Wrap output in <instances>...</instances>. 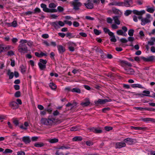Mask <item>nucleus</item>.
Listing matches in <instances>:
<instances>
[{
    "label": "nucleus",
    "mask_w": 155,
    "mask_h": 155,
    "mask_svg": "<svg viewBox=\"0 0 155 155\" xmlns=\"http://www.w3.org/2000/svg\"><path fill=\"white\" fill-rule=\"evenodd\" d=\"M72 5L74 6V9L76 10H78L79 9V7L81 6L82 4L78 2H73Z\"/></svg>",
    "instance_id": "6"
},
{
    "label": "nucleus",
    "mask_w": 155,
    "mask_h": 155,
    "mask_svg": "<svg viewBox=\"0 0 155 155\" xmlns=\"http://www.w3.org/2000/svg\"><path fill=\"white\" fill-rule=\"evenodd\" d=\"M134 31L133 29H130L128 31V34L130 36H132L133 35Z\"/></svg>",
    "instance_id": "45"
},
{
    "label": "nucleus",
    "mask_w": 155,
    "mask_h": 155,
    "mask_svg": "<svg viewBox=\"0 0 155 155\" xmlns=\"http://www.w3.org/2000/svg\"><path fill=\"white\" fill-rule=\"evenodd\" d=\"M136 2L139 5H141L143 3V1L142 0H137Z\"/></svg>",
    "instance_id": "64"
},
{
    "label": "nucleus",
    "mask_w": 155,
    "mask_h": 155,
    "mask_svg": "<svg viewBox=\"0 0 155 155\" xmlns=\"http://www.w3.org/2000/svg\"><path fill=\"white\" fill-rule=\"evenodd\" d=\"M79 35L81 36L84 37H85L87 36V34L84 32H80L79 33Z\"/></svg>",
    "instance_id": "62"
},
{
    "label": "nucleus",
    "mask_w": 155,
    "mask_h": 155,
    "mask_svg": "<svg viewBox=\"0 0 155 155\" xmlns=\"http://www.w3.org/2000/svg\"><path fill=\"white\" fill-rule=\"evenodd\" d=\"M127 73L129 74L132 75L134 74V71L132 69L129 68L128 69H125Z\"/></svg>",
    "instance_id": "23"
},
{
    "label": "nucleus",
    "mask_w": 155,
    "mask_h": 155,
    "mask_svg": "<svg viewBox=\"0 0 155 155\" xmlns=\"http://www.w3.org/2000/svg\"><path fill=\"white\" fill-rule=\"evenodd\" d=\"M57 9H58V10H57V11H58L59 12H62L64 10V9H63V8H62V7H61V6H58V7Z\"/></svg>",
    "instance_id": "58"
},
{
    "label": "nucleus",
    "mask_w": 155,
    "mask_h": 155,
    "mask_svg": "<svg viewBox=\"0 0 155 155\" xmlns=\"http://www.w3.org/2000/svg\"><path fill=\"white\" fill-rule=\"evenodd\" d=\"M94 33L96 35H99L101 33V31L99 30H97V29H94Z\"/></svg>",
    "instance_id": "43"
},
{
    "label": "nucleus",
    "mask_w": 155,
    "mask_h": 155,
    "mask_svg": "<svg viewBox=\"0 0 155 155\" xmlns=\"http://www.w3.org/2000/svg\"><path fill=\"white\" fill-rule=\"evenodd\" d=\"M20 68L22 73H25L26 71V68L23 65H21L20 67Z\"/></svg>",
    "instance_id": "41"
},
{
    "label": "nucleus",
    "mask_w": 155,
    "mask_h": 155,
    "mask_svg": "<svg viewBox=\"0 0 155 155\" xmlns=\"http://www.w3.org/2000/svg\"><path fill=\"white\" fill-rule=\"evenodd\" d=\"M120 41L123 43H127L128 41V40L125 38H121L120 39Z\"/></svg>",
    "instance_id": "49"
},
{
    "label": "nucleus",
    "mask_w": 155,
    "mask_h": 155,
    "mask_svg": "<svg viewBox=\"0 0 155 155\" xmlns=\"http://www.w3.org/2000/svg\"><path fill=\"white\" fill-rule=\"evenodd\" d=\"M132 12H133V11H132L131 10H127L125 11L124 14L126 16H128Z\"/></svg>",
    "instance_id": "40"
},
{
    "label": "nucleus",
    "mask_w": 155,
    "mask_h": 155,
    "mask_svg": "<svg viewBox=\"0 0 155 155\" xmlns=\"http://www.w3.org/2000/svg\"><path fill=\"white\" fill-rule=\"evenodd\" d=\"M68 44L69 45L68 48L69 51H74V47L76 46L75 44L71 42H68Z\"/></svg>",
    "instance_id": "11"
},
{
    "label": "nucleus",
    "mask_w": 155,
    "mask_h": 155,
    "mask_svg": "<svg viewBox=\"0 0 155 155\" xmlns=\"http://www.w3.org/2000/svg\"><path fill=\"white\" fill-rule=\"evenodd\" d=\"M7 54L8 56H11L14 55V52L12 51H10L8 52Z\"/></svg>",
    "instance_id": "56"
},
{
    "label": "nucleus",
    "mask_w": 155,
    "mask_h": 155,
    "mask_svg": "<svg viewBox=\"0 0 155 155\" xmlns=\"http://www.w3.org/2000/svg\"><path fill=\"white\" fill-rule=\"evenodd\" d=\"M40 62H39V63H41V64H46L47 63V61L46 60H43L42 59H40Z\"/></svg>",
    "instance_id": "51"
},
{
    "label": "nucleus",
    "mask_w": 155,
    "mask_h": 155,
    "mask_svg": "<svg viewBox=\"0 0 155 155\" xmlns=\"http://www.w3.org/2000/svg\"><path fill=\"white\" fill-rule=\"evenodd\" d=\"M103 30L105 33H108L109 35H111L113 34V33L110 31V30L107 28H104Z\"/></svg>",
    "instance_id": "28"
},
{
    "label": "nucleus",
    "mask_w": 155,
    "mask_h": 155,
    "mask_svg": "<svg viewBox=\"0 0 155 155\" xmlns=\"http://www.w3.org/2000/svg\"><path fill=\"white\" fill-rule=\"evenodd\" d=\"M73 25L75 27H78L79 26V24L78 22L75 21L73 23Z\"/></svg>",
    "instance_id": "53"
},
{
    "label": "nucleus",
    "mask_w": 155,
    "mask_h": 155,
    "mask_svg": "<svg viewBox=\"0 0 155 155\" xmlns=\"http://www.w3.org/2000/svg\"><path fill=\"white\" fill-rule=\"evenodd\" d=\"M110 101L108 100L107 99H99L97 101H94L95 104L97 106L99 104H104L106 102H110Z\"/></svg>",
    "instance_id": "5"
},
{
    "label": "nucleus",
    "mask_w": 155,
    "mask_h": 155,
    "mask_svg": "<svg viewBox=\"0 0 155 155\" xmlns=\"http://www.w3.org/2000/svg\"><path fill=\"white\" fill-rule=\"evenodd\" d=\"M84 5L88 9H92L94 8L93 4L90 0H87V3H84Z\"/></svg>",
    "instance_id": "8"
},
{
    "label": "nucleus",
    "mask_w": 155,
    "mask_h": 155,
    "mask_svg": "<svg viewBox=\"0 0 155 155\" xmlns=\"http://www.w3.org/2000/svg\"><path fill=\"white\" fill-rule=\"evenodd\" d=\"M150 94V92L149 91L144 90L143 91V94H138L136 95L141 97H143V96L149 97L150 96L149 95Z\"/></svg>",
    "instance_id": "10"
},
{
    "label": "nucleus",
    "mask_w": 155,
    "mask_h": 155,
    "mask_svg": "<svg viewBox=\"0 0 155 155\" xmlns=\"http://www.w3.org/2000/svg\"><path fill=\"white\" fill-rule=\"evenodd\" d=\"M125 6L130 7L132 4V0H124Z\"/></svg>",
    "instance_id": "17"
},
{
    "label": "nucleus",
    "mask_w": 155,
    "mask_h": 155,
    "mask_svg": "<svg viewBox=\"0 0 155 155\" xmlns=\"http://www.w3.org/2000/svg\"><path fill=\"white\" fill-rule=\"evenodd\" d=\"M71 92L74 93H76L78 94L81 93L80 89L78 87H75L72 89Z\"/></svg>",
    "instance_id": "27"
},
{
    "label": "nucleus",
    "mask_w": 155,
    "mask_h": 155,
    "mask_svg": "<svg viewBox=\"0 0 155 155\" xmlns=\"http://www.w3.org/2000/svg\"><path fill=\"white\" fill-rule=\"evenodd\" d=\"M43 11L47 12H56L57 10L56 9H50L48 8L47 6L43 9Z\"/></svg>",
    "instance_id": "13"
},
{
    "label": "nucleus",
    "mask_w": 155,
    "mask_h": 155,
    "mask_svg": "<svg viewBox=\"0 0 155 155\" xmlns=\"http://www.w3.org/2000/svg\"><path fill=\"white\" fill-rule=\"evenodd\" d=\"M52 25L56 28H58L59 27L58 22L57 21L53 22Z\"/></svg>",
    "instance_id": "44"
},
{
    "label": "nucleus",
    "mask_w": 155,
    "mask_h": 155,
    "mask_svg": "<svg viewBox=\"0 0 155 155\" xmlns=\"http://www.w3.org/2000/svg\"><path fill=\"white\" fill-rule=\"evenodd\" d=\"M55 118L48 117V118H43L41 120V123L49 128L55 124Z\"/></svg>",
    "instance_id": "1"
},
{
    "label": "nucleus",
    "mask_w": 155,
    "mask_h": 155,
    "mask_svg": "<svg viewBox=\"0 0 155 155\" xmlns=\"http://www.w3.org/2000/svg\"><path fill=\"white\" fill-rule=\"evenodd\" d=\"M147 8L146 11L150 13H153L155 11V9L153 6L150 7L149 6H146Z\"/></svg>",
    "instance_id": "22"
},
{
    "label": "nucleus",
    "mask_w": 155,
    "mask_h": 155,
    "mask_svg": "<svg viewBox=\"0 0 155 155\" xmlns=\"http://www.w3.org/2000/svg\"><path fill=\"white\" fill-rule=\"evenodd\" d=\"M38 65L40 69L41 70H43L46 68V65L43 64L41 63H38Z\"/></svg>",
    "instance_id": "35"
},
{
    "label": "nucleus",
    "mask_w": 155,
    "mask_h": 155,
    "mask_svg": "<svg viewBox=\"0 0 155 155\" xmlns=\"http://www.w3.org/2000/svg\"><path fill=\"white\" fill-rule=\"evenodd\" d=\"M110 37V40L111 42H116L117 41V40L116 38H115V36L114 35V33H113V34L112 35H109Z\"/></svg>",
    "instance_id": "33"
},
{
    "label": "nucleus",
    "mask_w": 155,
    "mask_h": 155,
    "mask_svg": "<svg viewBox=\"0 0 155 155\" xmlns=\"http://www.w3.org/2000/svg\"><path fill=\"white\" fill-rule=\"evenodd\" d=\"M7 74L9 76L10 79H12L13 78L14 73L13 72H11L10 69L8 70Z\"/></svg>",
    "instance_id": "25"
},
{
    "label": "nucleus",
    "mask_w": 155,
    "mask_h": 155,
    "mask_svg": "<svg viewBox=\"0 0 155 155\" xmlns=\"http://www.w3.org/2000/svg\"><path fill=\"white\" fill-rule=\"evenodd\" d=\"M40 9L38 8H36L34 9V12H33L34 14L37 13H39L40 12Z\"/></svg>",
    "instance_id": "50"
},
{
    "label": "nucleus",
    "mask_w": 155,
    "mask_h": 155,
    "mask_svg": "<svg viewBox=\"0 0 155 155\" xmlns=\"http://www.w3.org/2000/svg\"><path fill=\"white\" fill-rule=\"evenodd\" d=\"M58 35L61 38H63L65 37L66 35L63 33L59 32L58 33Z\"/></svg>",
    "instance_id": "60"
},
{
    "label": "nucleus",
    "mask_w": 155,
    "mask_h": 155,
    "mask_svg": "<svg viewBox=\"0 0 155 155\" xmlns=\"http://www.w3.org/2000/svg\"><path fill=\"white\" fill-rule=\"evenodd\" d=\"M17 155H25V153L24 151H21L17 152Z\"/></svg>",
    "instance_id": "59"
},
{
    "label": "nucleus",
    "mask_w": 155,
    "mask_h": 155,
    "mask_svg": "<svg viewBox=\"0 0 155 155\" xmlns=\"http://www.w3.org/2000/svg\"><path fill=\"white\" fill-rule=\"evenodd\" d=\"M64 22L66 24H67L69 26H71L72 24V23L71 21H68L67 20H64Z\"/></svg>",
    "instance_id": "57"
},
{
    "label": "nucleus",
    "mask_w": 155,
    "mask_h": 155,
    "mask_svg": "<svg viewBox=\"0 0 155 155\" xmlns=\"http://www.w3.org/2000/svg\"><path fill=\"white\" fill-rule=\"evenodd\" d=\"M133 12L134 14L140 15L138 17V18L139 19L141 20V19H143L142 15L145 13V12L144 10H142L140 11H139L137 10H133Z\"/></svg>",
    "instance_id": "4"
},
{
    "label": "nucleus",
    "mask_w": 155,
    "mask_h": 155,
    "mask_svg": "<svg viewBox=\"0 0 155 155\" xmlns=\"http://www.w3.org/2000/svg\"><path fill=\"white\" fill-rule=\"evenodd\" d=\"M152 19L150 15L147 14L146 15V17L143 18L141 19V25H142L144 26L146 24L150 23Z\"/></svg>",
    "instance_id": "3"
},
{
    "label": "nucleus",
    "mask_w": 155,
    "mask_h": 155,
    "mask_svg": "<svg viewBox=\"0 0 155 155\" xmlns=\"http://www.w3.org/2000/svg\"><path fill=\"white\" fill-rule=\"evenodd\" d=\"M27 42V41L25 39L21 40L20 41V44L18 46V50L21 54H24L28 52V50L25 45Z\"/></svg>",
    "instance_id": "2"
},
{
    "label": "nucleus",
    "mask_w": 155,
    "mask_h": 155,
    "mask_svg": "<svg viewBox=\"0 0 155 155\" xmlns=\"http://www.w3.org/2000/svg\"><path fill=\"white\" fill-rule=\"evenodd\" d=\"M91 131L97 134L101 133L102 132V130L100 128L92 127L90 129Z\"/></svg>",
    "instance_id": "9"
},
{
    "label": "nucleus",
    "mask_w": 155,
    "mask_h": 155,
    "mask_svg": "<svg viewBox=\"0 0 155 155\" xmlns=\"http://www.w3.org/2000/svg\"><path fill=\"white\" fill-rule=\"evenodd\" d=\"M80 129L79 126H76L71 128L70 130L72 131H76Z\"/></svg>",
    "instance_id": "34"
},
{
    "label": "nucleus",
    "mask_w": 155,
    "mask_h": 155,
    "mask_svg": "<svg viewBox=\"0 0 155 155\" xmlns=\"http://www.w3.org/2000/svg\"><path fill=\"white\" fill-rule=\"evenodd\" d=\"M21 93L19 91H17L15 94V96L16 97H18L20 96Z\"/></svg>",
    "instance_id": "47"
},
{
    "label": "nucleus",
    "mask_w": 155,
    "mask_h": 155,
    "mask_svg": "<svg viewBox=\"0 0 155 155\" xmlns=\"http://www.w3.org/2000/svg\"><path fill=\"white\" fill-rule=\"evenodd\" d=\"M110 108L108 107L104 108L102 109V111L104 113H105L107 111H108L110 110Z\"/></svg>",
    "instance_id": "61"
},
{
    "label": "nucleus",
    "mask_w": 155,
    "mask_h": 155,
    "mask_svg": "<svg viewBox=\"0 0 155 155\" xmlns=\"http://www.w3.org/2000/svg\"><path fill=\"white\" fill-rule=\"evenodd\" d=\"M58 139L54 138L53 139H50L48 141L51 143H56L58 142Z\"/></svg>",
    "instance_id": "31"
},
{
    "label": "nucleus",
    "mask_w": 155,
    "mask_h": 155,
    "mask_svg": "<svg viewBox=\"0 0 155 155\" xmlns=\"http://www.w3.org/2000/svg\"><path fill=\"white\" fill-rule=\"evenodd\" d=\"M90 104V100L88 98L84 99L83 101L81 102V105L83 107L88 106Z\"/></svg>",
    "instance_id": "7"
},
{
    "label": "nucleus",
    "mask_w": 155,
    "mask_h": 155,
    "mask_svg": "<svg viewBox=\"0 0 155 155\" xmlns=\"http://www.w3.org/2000/svg\"><path fill=\"white\" fill-rule=\"evenodd\" d=\"M43 11L47 12H56L57 10L56 9H50L48 8L47 6L43 9Z\"/></svg>",
    "instance_id": "12"
},
{
    "label": "nucleus",
    "mask_w": 155,
    "mask_h": 155,
    "mask_svg": "<svg viewBox=\"0 0 155 155\" xmlns=\"http://www.w3.org/2000/svg\"><path fill=\"white\" fill-rule=\"evenodd\" d=\"M44 144L43 143H36L35 144V146L37 147H40L43 146Z\"/></svg>",
    "instance_id": "38"
},
{
    "label": "nucleus",
    "mask_w": 155,
    "mask_h": 155,
    "mask_svg": "<svg viewBox=\"0 0 155 155\" xmlns=\"http://www.w3.org/2000/svg\"><path fill=\"white\" fill-rule=\"evenodd\" d=\"M82 138L80 136H76L72 139V140L73 141H80L82 140Z\"/></svg>",
    "instance_id": "29"
},
{
    "label": "nucleus",
    "mask_w": 155,
    "mask_h": 155,
    "mask_svg": "<svg viewBox=\"0 0 155 155\" xmlns=\"http://www.w3.org/2000/svg\"><path fill=\"white\" fill-rule=\"evenodd\" d=\"M104 128L107 131H109L113 129L112 127L110 126H106L104 127Z\"/></svg>",
    "instance_id": "48"
},
{
    "label": "nucleus",
    "mask_w": 155,
    "mask_h": 155,
    "mask_svg": "<svg viewBox=\"0 0 155 155\" xmlns=\"http://www.w3.org/2000/svg\"><path fill=\"white\" fill-rule=\"evenodd\" d=\"M131 87L133 88H143L142 85L139 84H132L131 85Z\"/></svg>",
    "instance_id": "26"
},
{
    "label": "nucleus",
    "mask_w": 155,
    "mask_h": 155,
    "mask_svg": "<svg viewBox=\"0 0 155 155\" xmlns=\"http://www.w3.org/2000/svg\"><path fill=\"white\" fill-rule=\"evenodd\" d=\"M86 144L88 146H91L93 145V142L90 141H87L86 142Z\"/></svg>",
    "instance_id": "54"
},
{
    "label": "nucleus",
    "mask_w": 155,
    "mask_h": 155,
    "mask_svg": "<svg viewBox=\"0 0 155 155\" xmlns=\"http://www.w3.org/2000/svg\"><path fill=\"white\" fill-rule=\"evenodd\" d=\"M49 86L52 90H55L56 88V86L53 83H50L49 84Z\"/></svg>",
    "instance_id": "32"
},
{
    "label": "nucleus",
    "mask_w": 155,
    "mask_h": 155,
    "mask_svg": "<svg viewBox=\"0 0 155 155\" xmlns=\"http://www.w3.org/2000/svg\"><path fill=\"white\" fill-rule=\"evenodd\" d=\"M116 6H125L124 3V2H116Z\"/></svg>",
    "instance_id": "39"
},
{
    "label": "nucleus",
    "mask_w": 155,
    "mask_h": 155,
    "mask_svg": "<svg viewBox=\"0 0 155 155\" xmlns=\"http://www.w3.org/2000/svg\"><path fill=\"white\" fill-rule=\"evenodd\" d=\"M142 58L144 61L146 62L151 61L154 59L153 56H151L147 58L143 57Z\"/></svg>",
    "instance_id": "15"
},
{
    "label": "nucleus",
    "mask_w": 155,
    "mask_h": 155,
    "mask_svg": "<svg viewBox=\"0 0 155 155\" xmlns=\"http://www.w3.org/2000/svg\"><path fill=\"white\" fill-rule=\"evenodd\" d=\"M125 146L126 144L124 142H117L116 143L115 147L116 148H121Z\"/></svg>",
    "instance_id": "14"
},
{
    "label": "nucleus",
    "mask_w": 155,
    "mask_h": 155,
    "mask_svg": "<svg viewBox=\"0 0 155 155\" xmlns=\"http://www.w3.org/2000/svg\"><path fill=\"white\" fill-rule=\"evenodd\" d=\"M12 41L13 43L15 44L18 41V39L16 38H12Z\"/></svg>",
    "instance_id": "63"
},
{
    "label": "nucleus",
    "mask_w": 155,
    "mask_h": 155,
    "mask_svg": "<svg viewBox=\"0 0 155 155\" xmlns=\"http://www.w3.org/2000/svg\"><path fill=\"white\" fill-rule=\"evenodd\" d=\"M117 34L119 35H122L124 34V32L122 30H119L117 31Z\"/></svg>",
    "instance_id": "46"
},
{
    "label": "nucleus",
    "mask_w": 155,
    "mask_h": 155,
    "mask_svg": "<svg viewBox=\"0 0 155 155\" xmlns=\"http://www.w3.org/2000/svg\"><path fill=\"white\" fill-rule=\"evenodd\" d=\"M57 48L58 52L60 54H62L65 51V48L61 45H59L57 46Z\"/></svg>",
    "instance_id": "16"
},
{
    "label": "nucleus",
    "mask_w": 155,
    "mask_h": 155,
    "mask_svg": "<svg viewBox=\"0 0 155 155\" xmlns=\"http://www.w3.org/2000/svg\"><path fill=\"white\" fill-rule=\"evenodd\" d=\"M10 106L13 109H16L18 108V105L17 103L13 101L11 102L10 104Z\"/></svg>",
    "instance_id": "19"
},
{
    "label": "nucleus",
    "mask_w": 155,
    "mask_h": 155,
    "mask_svg": "<svg viewBox=\"0 0 155 155\" xmlns=\"http://www.w3.org/2000/svg\"><path fill=\"white\" fill-rule=\"evenodd\" d=\"M57 5L53 3H51L49 4V7L52 9H54L57 6Z\"/></svg>",
    "instance_id": "37"
},
{
    "label": "nucleus",
    "mask_w": 155,
    "mask_h": 155,
    "mask_svg": "<svg viewBox=\"0 0 155 155\" xmlns=\"http://www.w3.org/2000/svg\"><path fill=\"white\" fill-rule=\"evenodd\" d=\"M75 35H74L72 33L70 32L67 33L66 34V36L69 39L74 38L75 37Z\"/></svg>",
    "instance_id": "30"
},
{
    "label": "nucleus",
    "mask_w": 155,
    "mask_h": 155,
    "mask_svg": "<svg viewBox=\"0 0 155 155\" xmlns=\"http://www.w3.org/2000/svg\"><path fill=\"white\" fill-rule=\"evenodd\" d=\"M139 34L140 35V37L141 38H143L144 36V34L142 31H140L139 33Z\"/></svg>",
    "instance_id": "55"
},
{
    "label": "nucleus",
    "mask_w": 155,
    "mask_h": 155,
    "mask_svg": "<svg viewBox=\"0 0 155 155\" xmlns=\"http://www.w3.org/2000/svg\"><path fill=\"white\" fill-rule=\"evenodd\" d=\"M120 63L123 64H124L128 66H129L130 67L132 65L131 63L130 62H128L125 61L124 60H121L120 61Z\"/></svg>",
    "instance_id": "36"
},
{
    "label": "nucleus",
    "mask_w": 155,
    "mask_h": 155,
    "mask_svg": "<svg viewBox=\"0 0 155 155\" xmlns=\"http://www.w3.org/2000/svg\"><path fill=\"white\" fill-rule=\"evenodd\" d=\"M142 120L146 122H149V121L152 122H155V119L153 118H143L142 119Z\"/></svg>",
    "instance_id": "18"
},
{
    "label": "nucleus",
    "mask_w": 155,
    "mask_h": 155,
    "mask_svg": "<svg viewBox=\"0 0 155 155\" xmlns=\"http://www.w3.org/2000/svg\"><path fill=\"white\" fill-rule=\"evenodd\" d=\"M12 26L14 27H15L17 26V22L15 21H13L12 22Z\"/></svg>",
    "instance_id": "52"
},
{
    "label": "nucleus",
    "mask_w": 155,
    "mask_h": 155,
    "mask_svg": "<svg viewBox=\"0 0 155 155\" xmlns=\"http://www.w3.org/2000/svg\"><path fill=\"white\" fill-rule=\"evenodd\" d=\"M124 141L125 143L129 145L132 144L133 142V140L131 138H129L125 139L124 140Z\"/></svg>",
    "instance_id": "20"
},
{
    "label": "nucleus",
    "mask_w": 155,
    "mask_h": 155,
    "mask_svg": "<svg viewBox=\"0 0 155 155\" xmlns=\"http://www.w3.org/2000/svg\"><path fill=\"white\" fill-rule=\"evenodd\" d=\"M22 140L26 144L30 142V139L28 137H24L22 138Z\"/></svg>",
    "instance_id": "21"
},
{
    "label": "nucleus",
    "mask_w": 155,
    "mask_h": 155,
    "mask_svg": "<svg viewBox=\"0 0 155 155\" xmlns=\"http://www.w3.org/2000/svg\"><path fill=\"white\" fill-rule=\"evenodd\" d=\"M113 18L116 24L118 25L120 24V22L119 19V17L117 16H114L113 17Z\"/></svg>",
    "instance_id": "24"
},
{
    "label": "nucleus",
    "mask_w": 155,
    "mask_h": 155,
    "mask_svg": "<svg viewBox=\"0 0 155 155\" xmlns=\"http://www.w3.org/2000/svg\"><path fill=\"white\" fill-rule=\"evenodd\" d=\"M70 148V147L68 146H61L58 147L57 148L58 149H62L63 150L64 149H68Z\"/></svg>",
    "instance_id": "42"
}]
</instances>
